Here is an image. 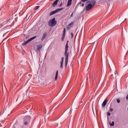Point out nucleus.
Wrapping results in <instances>:
<instances>
[{"label": "nucleus", "instance_id": "1", "mask_svg": "<svg viewBox=\"0 0 128 128\" xmlns=\"http://www.w3.org/2000/svg\"><path fill=\"white\" fill-rule=\"evenodd\" d=\"M68 40L66 42V44L65 46L64 56H65V66H68V54L69 53L68 52Z\"/></svg>", "mask_w": 128, "mask_h": 128}, {"label": "nucleus", "instance_id": "2", "mask_svg": "<svg viewBox=\"0 0 128 128\" xmlns=\"http://www.w3.org/2000/svg\"><path fill=\"white\" fill-rule=\"evenodd\" d=\"M48 24L50 26H54L56 24V18H54L52 20H50L48 22Z\"/></svg>", "mask_w": 128, "mask_h": 128}, {"label": "nucleus", "instance_id": "3", "mask_svg": "<svg viewBox=\"0 0 128 128\" xmlns=\"http://www.w3.org/2000/svg\"><path fill=\"white\" fill-rule=\"evenodd\" d=\"M24 124L25 126H28V124L30 122V116H26L24 118Z\"/></svg>", "mask_w": 128, "mask_h": 128}, {"label": "nucleus", "instance_id": "4", "mask_svg": "<svg viewBox=\"0 0 128 128\" xmlns=\"http://www.w3.org/2000/svg\"><path fill=\"white\" fill-rule=\"evenodd\" d=\"M64 10V8H58L54 11H52L50 12V16H52L54 14H56V12H60V10Z\"/></svg>", "mask_w": 128, "mask_h": 128}, {"label": "nucleus", "instance_id": "5", "mask_svg": "<svg viewBox=\"0 0 128 128\" xmlns=\"http://www.w3.org/2000/svg\"><path fill=\"white\" fill-rule=\"evenodd\" d=\"M94 6H92V4H89L87 5L86 6V10H92V8Z\"/></svg>", "mask_w": 128, "mask_h": 128}, {"label": "nucleus", "instance_id": "6", "mask_svg": "<svg viewBox=\"0 0 128 128\" xmlns=\"http://www.w3.org/2000/svg\"><path fill=\"white\" fill-rule=\"evenodd\" d=\"M74 22H72L70 24H69L66 28L67 30H70L72 26H74Z\"/></svg>", "mask_w": 128, "mask_h": 128}, {"label": "nucleus", "instance_id": "7", "mask_svg": "<svg viewBox=\"0 0 128 128\" xmlns=\"http://www.w3.org/2000/svg\"><path fill=\"white\" fill-rule=\"evenodd\" d=\"M64 58L62 57L61 58V61H60V68H64Z\"/></svg>", "mask_w": 128, "mask_h": 128}, {"label": "nucleus", "instance_id": "8", "mask_svg": "<svg viewBox=\"0 0 128 128\" xmlns=\"http://www.w3.org/2000/svg\"><path fill=\"white\" fill-rule=\"evenodd\" d=\"M60 2V0H55L52 4L53 8H55L56 6L58 4V2Z\"/></svg>", "mask_w": 128, "mask_h": 128}, {"label": "nucleus", "instance_id": "9", "mask_svg": "<svg viewBox=\"0 0 128 128\" xmlns=\"http://www.w3.org/2000/svg\"><path fill=\"white\" fill-rule=\"evenodd\" d=\"M106 104H108V100L106 99L102 102V108H104V106H106Z\"/></svg>", "mask_w": 128, "mask_h": 128}, {"label": "nucleus", "instance_id": "10", "mask_svg": "<svg viewBox=\"0 0 128 128\" xmlns=\"http://www.w3.org/2000/svg\"><path fill=\"white\" fill-rule=\"evenodd\" d=\"M42 48V44H40L39 45L37 46V50H40Z\"/></svg>", "mask_w": 128, "mask_h": 128}, {"label": "nucleus", "instance_id": "11", "mask_svg": "<svg viewBox=\"0 0 128 128\" xmlns=\"http://www.w3.org/2000/svg\"><path fill=\"white\" fill-rule=\"evenodd\" d=\"M46 38V33H44L42 38V39H41V40L42 42V40H44V38Z\"/></svg>", "mask_w": 128, "mask_h": 128}, {"label": "nucleus", "instance_id": "12", "mask_svg": "<svg viewBox=\"0 0 128 128\" xmlns=\"http://www.w3.org/2000/svg\"><path fill=\"white\" fill-rule=\"evenodd\" d=\"M36 38V36H34L31 38H30V39L28 40V42H32V40H34Z\"/></svg>", "mask_w": 128, "mask_h": 128}, {"label": "nucleus", "instance_id": "13", "mask_svg": "<svg viewBox=\"0 0 128 128\" xmlns=\"http://www.w3.org/2000/svg\"><path fill=\"white\" fill-rule=\"evenodd\" d=\"M72 0H68L67 6H70L72 4Z\"/></svg>", "mask_w": 128, "mask_h": 128}, {"label": "nucleus", "instance_id": "14", "mask_svg": "<svg viewBox=\"0 0 128 128\" xmlns=\"http://www.w3.org/2000/svg\"><path fill=\"white\" fill-rule=\"evenodd\" d=\"M58 70H57L56 71V76H55V78L54 80H58Z\"/></svg>", "mask_w": 128, "mask_h": 128}, {"label": "nucleus", "instance_id": "15", "mask_svg": "<svg viewBox=\"0 0 128 128\" xmlns=\"http://www.w3.org/2000/svg\"><path fill=\"white\" fill-rule=\"evenodd\" d=\"M90 2L91 4H92V6H94V4H96V0H91L90 1Z\"/></svg>", "mask_w": 128, "mask_h": 128}, {"label": "nucleus", "instance_id": "16", "mask_svg": "<svg viewBox=\"0 0 128 128\" xmlns=\"http://www.w3.org/2000/svg\"><path fill=\"white\" fill-rule=\"evenodd\" d=\"M28 42H30L28 40H27L24 42L22 43V46H26V44H28Z\"/></svg>", "mask_w": 128, "mask_h": 128}, {"label": "nucleus", "instance_id": "17", "mask_svg": "<svg viewBox=\"0 0 128 128\" xmlns=\"http://www.w3.org/2000/svg\"><path fill=\"white\" fill-rule=\"evenodd\" d=\"M110 126H114V122L112 121V123H109Z\"/></svg>", "mask_w": 128, "mask_h": 128}, {"label": "nucleus", "instance_id": "18", "mask_svg": "<svg viewBox=\"0 0 128 128\" xmlns=\"http://www.w3.org/2000/svg\"><path fill=\"white\" fill-rule=\"evenodd\" d=\"M40 6H36V10H38V8H40Z\"/></svg>", "mask_w": 128, "mask_h": 128}, {"label": "nucleus", "instance_id": "19", "mask_svg": "<svg viewBox=\"0 0 128 128\" xmlns=\"http://www.w3.org/2000/svg\"><path fill=\"white\" fill-rule=\"evenodd\" d=\"M116 101L118 104H120V99H117Z\"/></svg>", "mask_w": 128, "mask_h": 128}, {"label": "nucleus", "instance_id": "20", "mask_svg": "<svg viewBox=\"0 0 128 128\" xmlns=\"http://www.w3.org/2000/svg\"><path fill=\"white\" fill-rule=\"evenodd\" d=\"M74 12H72V14L70 15V18H72V16H74Z\"/></svg>", "mask_w": 128, "mask_h": 128}, {"label": "nucleus", "instance_id": "21", "mask_svg": "<svg viewBox=\"0 0 128 128\" xmlns=\"http://www.w3.org/2000/svg\"><path fill=\"white\" fill-rule=\"evenodd\" d=\"M107 116H110V112H108L107 113Z\"/></svg>", "mask_w": 128, "mask_h": 128}, {"label": "nucleus", "instance_id": "22", "mask_svg": "<svg viewBox=\"0 0 128 128\" xmlns=\"http://www.w3.org/2000/svg\"><path fill=\"white\" fill-rule=\"evenodd\" d=\"M62 36L64 38V36H66V33H63V34H62Z\"/></svg>", "mask_w": 128, "mask_h": 128}, {"label": "nucleus", "instance_id": "23", "mask_svg": "<svg viewBox=\"0 0 128 128\" xmlns=\"http://www.w3.org/2000/svg\"><path fill=\"white\" fill-rule=\"evenodd\" d=\"M110 112H114V109L110 108Z\"/></svg>", "mask_w": 128, "mask_h": 128}, {"label": "nucleus", "instance_id": "24", "mask_svg": "<svg viewBox=\"0 0 128 128\" xmlns=\"http://www.w3.org/2000/svg\"><path fill=\"white\" fill-rule=\"evenodd\" d=\"M64 34H66V28H64Z\"/></svg>", "mask_w": 128, "mask_h": 128}, {"label": "nucleus", "instance_id": "25", "mask_svg": "<svg viewBox=\"0 0 128 128\" xmlns=\"http://www.w3.org/2000/svg\"><path fill=\"white\" fill-rule=\"evenodd\" d=\"M90 78L91 80H94V76H91V77Z\"/></svg>", "mask_w": 128, "mask_h": 128}, {"label": "nucleus", "instance_id": "26", "mask_svg": "<svg viewBox=\"0 0 128 128\" xmlns=\"http://www.w3.org/2000/svg\"><path fill=\"white\" fill-rule=\"evenodd\" d=\"M83 2H86L87 0H81Z\"/></svg>", "mask_w": 128, "mask_h": 128}, {"label": "nucleus", "instance_id": "27", "mask_svg": "<svg viewBox=\"0 0 128 128\" xmlns=\"http://www.w3.org/2000/svg\"><path fill=\"white\" fill-rule=\"evenodd\" d=\"M71 34H72V38H74V34H72V32Z\"/></svg>", "mask_w": 128, "mask_h": 128}, {"label": "nucleus", "instance_id": "28", "mask_svg": "<svg viewBox=\"0 0 128 128\" xmlns=\"http://www.w3.org/2000/svg\"><path fill=\"white\" fill-rule=\"evenodd\" d=\"M126 100H128V95H127L126 96Z\"/></svg>", "mask_w": 128, "mask_h": 128}, {"label": "nucleus", "instance_id": "29", "mask_svg": "<svg viewBox=\"0 0 128 128\" xmlns=\"http://www.w3.org/2000/svg\"><path fill=\"white\" fill-rule=\"evenodd\" d=\"M64 40V37H62V40Z\"/></svg>", "mask_w": 128, "mask_h": 128}, {"label": "nucleus", "instance_id": "30", "mask_svg": "<svg viewBox=\"0 0 128 128\" xmlns=\"http://www.w3.org/2000/svg\"><path fill=\"white\" fill-rule=\"evenodd\" d=\"M62 6V3H61V4H60V6Z\"/></svg>", "mask_w": 128, "mask_h": 128}, {"label": "nucleus", "instance_id": "31", "mask_svg": "<svg viewBox=\"0 0 128 128\" xmlns=\"http://www.w3.org/2000/svg\"><path fill=\"white\" fill-rule=\"evenodd\" d=\"M84 6V4H82V6Z\"/></svg>", "mask_w": 128, "mask_h": 128}, {"label": "nucleus", "instance_id": "32", "mask_svg": "<svg viewBox=\"0 0 128 128\" xmlns=\"http://www.w3.org/2000/svg\"><path fill=\"white\" fill-rule=\"evenodd\" d=\"M82 102V100L81 102H80V104Z\"/></svg>", "mask_w": 128, "mask_h": 128}, {"label": "nucleus", "instance_id": "33", "mask_svg": "<svg viewBox=\"0 0 128 128\" xmlns=\"http://www.w3.org/2000/svg\"><path fill=\"white\" fill-rule=\"evenodd\" d=\"M0 28H2V26H0Z\"/></svg>", "mask_w": 128, "mask_h": 128}]
</instances>
